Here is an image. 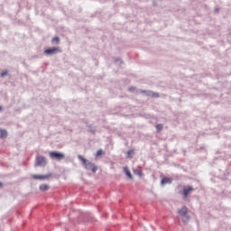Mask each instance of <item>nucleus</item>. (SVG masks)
Here are the masks:
<instances>
[{"label":"nucleus","mask_w":231,"mask_h":231,"mask_svg":"<svg viewBox=\"0 0 231 231\" xmlns=\"http://www.w3.org/2000/svg\"><path fill=\"white\" fill-rule=\"evenodd\" d=\"M39 189L42 192H46V190H50V186L48 184H41Z\"/></svg>","instance_id":"9"},{"label":"nucleus","mask_w":231,"mask_h":231,"mask_svg":"<svg viewBox=\"0 0 231 231\" xmlns=\"http://www.w3.org/2000/svg\"><path fill=\"white\" fill-rule=\"evenodd\" d=\"M156 129L158 132L162 131L163 129V125H162V124L157 125Z\"/></svg>","instance_id":"17"},{"label":"nucleus","mask_w":231,"mask_h":231,"mask_svg":"<svg viewBox=\"0 0 231 231\" xmlns=\"http://www.w3.org/2000/svg\"><path fill=\"white\" fill-rule=\"evenodd\" d=\"M1 109H2V108H1V106H0V111H1Z\"/></svg>","instance_id":"23"},{"label":"nucleus","mask_w":231,"mask_h":231,"mask_svg":"<svg viewBox=\"0 0 231 231\" xmlns=\"http://www.w3.org/2000/svg\"><path fill=\"white\" fill-rule=\"evenodd\" d=\"M79 160H80V162H82L83 165L85 166V169H87V171H92L94 172H96L97 171H98V167H97L95 164H93L91 162L88 161L86 158H84L82 155H79L78 156Z\"/></svg>","instance_id":"1"},{"label":"nucleus","mask_w":231,"mask_h":231,"mask_svg":"<svg viewBox=\"0 0 231 231\" xmlns=\"http://www.w3.org/2000/svg\"><path fill=\"white\" fill-rule=\"evenodd\" d=\"M8 75V71H4L1 73L0 77L1 79H5V77H6Z\"/></svg>","instance_id":"19"},{"label":"nucleus","mask_w":231,"mask_h":231,"mask_svg":"<svg viewBox=\"0 0 231 231\" xmlns=\"http://www.w3.org/2000/svg\"><path fill=\"white\" fill-rule=\"evenodd\" d=\"M51 176H52L51 173H48L45 175L32 174V175H31V178H32V180H38L40 181H44V180H50Z\"/></svg>","instance_id":"4"},{"label":"nucleus","mask_w":231,"mask_h":231,"mask_svg":"<svg viewBox=\"0 0 231 231\" xmlns=\"http://www.w3.org/2000/svg\"><path fill=\"white\" fill-rule=\"evenodd\" d=\"M124 171L126 174L127 178H129L130 180H133V175L131 174V171L127 167L124 168Z\"/></svg>","instance_id":"11"},{"label":"nucleus","mask_w":231,"mask_h":231,"mask_svg":"<svg viewBox=\"0 0 231 231\" xmlns=\"http://www.w3.org/2000/svg\"><path fill=\"white\" fill-rule=\"evenodd\" d=\"M141 93H143L146 97H150L151 98H158L160 97V94L152 92L151 90H141Z\"/></svg>","instance_id":"7"},{"label":"nucleus","mask_w":231,"mask_h":231,"mask_svg":"<svg viewBox=\"0 0 231 231\" xmlns=\"http://www.w3.org/2000/svg\"><path fill=\"white\" fill-rule=\"evenodd\" d=\"M193 191H194L193 187L186 186V187L183 188L182 194H183L184 198H187L189 196V194H190Z\"/></svg>","instance_id":"8"},{"label":"nucleus","mask_w":231,"mask_h":231,"mask_svg":"<svg viewBox=\"0 0 231 231\" xmlns=\"http://www.w3.org/2000/svg\"><path fill=\"white\" fill-rule=\"evenodd\" d=\"M52 42L55 44H59L60 42V39L59 37L52 38Z\"/></svg>","instance_id":"15"},{"label":"nucleus","mask_w":231,"mask_h":231,"mask_svg":"<svg viewBox=\"0 0 231 231\" xmlns=\"http://www.w3.org/2000/svg\"><path fill=\"white\" fill-rule=\"evenodd\" d=\"M172 180L170 178H163L161 181L162 185H167V183H171Z\"/></svg>","instance_id":"12"},{"label":"nucleus","mask_w":231,"mask_h":231,"mask_svg":"<svg viewBox=\"0 0 231 231\" xmlns=\"http://www.w3.org/2000/svg\"><path fill=\"white\" fill-rule=\"evenodd\" d=\"M134 172L139 176L140 178H142V176H143V173L142 172V171H138V170H134Z\"/></svg>","instance_id":"14"},{"label":"nucleus","mask_w":231,"mask_h":231,"mask_svg":"<svg viewBox=\"0 0 231 231\" xmlns=\"http://www.w3.org/2000/svg\"><path fill=\"white\" fill-rule=\"evenodd\" d=\"M51 160H56L57 162H62L66 155L63 152L53 151L49 152Z\"/></svg>","instance_id":"3"},{"label":"nucleus","mask_w":231,"mask_h":231,"mask_svg":"<svg viewBox=\"0 0 231 231\" xmlns=\"http://www.w3.org/2000/svg\"><path fill=\"white\" fill-rule=\"evenodd\" d=\"M134 156V150H130L127 152V158H133Z\"/></svg>","instance_id":"13"},{"label":"nucleus","mask_w":231,"mask_h":231,"mask_svg":"<svg viewBox=\"0 0 231 231\" xmlns=\"http://www.w3.org/2000/svg\"><path fill=\"white\" fill-rule=\"evenodd\" d=\"M135 89H136V88H129V91L133 92V91H135Z\"/></svg>","instance_id":"21"},{"label":"nucleus","mask_w":231,"mask_h":231,"mask_svg":"<svg viewBox=\"0 0 231 231\" xmlns=\"http://www.w3.org/2000/svg\"><path fill=\"white\" fill-rule=\"evenodd\" d=\"M88 131L90 133H95L97 131V128H95V126L92 125H88Z\"/></svg>","instance_id":"16"},{"label":"nucleus","mask_w":231,"mask_h":231,"mask_svg":"<svg viewBox=\"0 0 231 231\" xmlns=\"http://www.w3.org/2000/svg\"><path fill=\"white\" fill-rule=\"evenodd\" d=\"M102 154H104V151L102 150H98L96 153V156L98 157V156H102Z\"/></svg>","instance_id":"18"},{"label":"nucleus","mask_w":231,"mask_h":231,"mask_svg":"<svg viewBox=\"0 0 231 231\" xmlns=\"http://www.w3.org/2000/svg\"><path fill=\"white\" fill-rule=\"evenodd\" d=\"M45 55H56V53H60V48L54 47L51 49H47L44 51Z\"/></svg>","instance_id":"6"},{"label":"nucleus","mask_w":231,"mask_h":231,"mask_svg":"<svg viewBox=\"0 0 231 231\" xmlns=\"http://www.w3.org/2000/svg\"><path fill=\"white\" fill-rule=\"evenodd\" d=\"M8 132L5 129L0 128V138H6Z\"/></svg>","instance_id":"10"},{"label":"nucleus","mask_w":231,"mask_h":231,"mask_svg":"<svg viewBox=\"0 0 231 231\" xmlns=\"http://www.w3.org/2000/svg\"><path fill=\"white\" fill-rule=\"evenodd\" d=\"M46 163H48V162H46V157L44 156H39L35 160L36 167H45Z\"/></svg>","instance_id":"5"},{"label":"nucleus","mask_w":231,"mask_h":231,"mask_svg":"<svg viewBox=\"0 0 231 231\" xmlns=\"http://www.w3.org/2000/svg\"><path fill=\"white\" fill-rule=\"evenodd\" d=\"M115 63L117 64V66H120V64H123V61L120 59H117L115 60Z\"/></svg>","instance_id":"20"},{"label":"nucleus","mask_w":231,"mask_h":231,"mask_svg":"<svg viewBox=\"0 0 231 231\" xmlns=\"http://www.w3.org/2000/svg\"><path fill=\"white\" fill-rule=\"evenodd\" d=\"M0 187H3V184L0 182Z\"/></svg>","instance_id":"22"},{"label":"nucleus","mask_w":231,"mask_h":231,"mask_svg":"<svg viewBox=\"0 0 231 231\" xmlns=\"http://www.w3.org/2000/svg\"><path fill=\"white\" fill-rule=\"evenodd\" d=\"M178 214L180 216L182 223L187 225V223H189V220L190 219V217L189 216V208L184 206L178 210Z\"/></svg>","instance_id":"2"}]
</instances>
